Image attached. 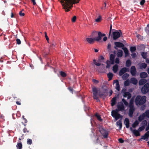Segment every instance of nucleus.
<instances>
[{"label":"nucleus","mask_w":149,"mask_h":149,"mask_svg":"<svg viewBox=\"0 0 149 149\" xmlns=\"http://www.w3.org/2000/svg\"><path fill=\"white\" fill-rule=\"evenodd\" d=\"M79 0H61V2L63 5V8L66 11L69 10V8L72 7V4L78 3Z\"/></svg>","instance_id":"obj_1"},{"label":"nucleus","mask_w":149,"mask_h":149,"mask_svg":"<svg viewBox=\"0 0 149 149\" xmlns=\"http://www.w3.org/2000/svg\"><path fill=\"white\" fill-rule=\"evenodd\" d=\"M86 40L89 43L91 44L93 43L95 41V38H87Z\"/></svg>","instance_id":"obj_16"},{"label":"nucleus","mask_w":149,"mask_h":149,"mask_svg":"<svg viewBox=\"0 0 149 149\" xmlns=\"http://www.w3.org/2000/svg\"><path fill=\"white\" fill-rule=\"evenodd\" d=\"M139 124V122L137 120H136L135 121L134 123L132 124V126L133 127L135 128L136 126L138 125Z\"/></svg>","instance_id":"obj_30"},{"label":"nucleus","mask_w":149,"mask_h":149,"mask_svg":"<svg viewBox=\"0 0 149 149\" xmlns=\"http://www.w3.org/2000/svg\"><path fill=\"white\" fill-rule=\"evenodd\" d=\"M121 32L120 31H116L113 32L112 33L113 37V40H116L119 38L120 36Z\"/></svg>","instance_id":"obj_7"},{"label":"nucleus","mask_w":149,"mask_h":149,"mask_svg":"<svg viewBox=\"0 0 149 149\" xmlns=\"http://www.w3.org/2000/svg\"><path fill=\"white\" fill-rule=\"evenodd\" d=\"M93 81L94 83H95V84H97L99 82V81H98L96 80L95 79H93Z\"/></svg>","instance_id":"obj_63"},{"label":"nucleus","mask_w":149,"mask_h":149,"mask_svg":"<svg viewBox=\"0 0 149 149\" xmlns=\"http://www.w3.org/2000/svg\"><path fill=\"white\" fill-rule=\"evenodd\" d=\"M116 97H114L111 100V105L112 106H113L115 104L116 102Z\"/></svg>","instance_id":"obj_22"},{"label":"nucleus","mask_w":149,"mask_h":149,"mask_svg":"<svg viewBox=\"0 0 149 149\" xmlns=\"http://www.w3.org/2000/svg\"><path fill=\"white\" fill-rule=\"evenodd\" d=\"M130 72L132 75L134 76L135 75L136 69L135 66H133L131 67Z\"/></svg>","instance_id":"obj_12"},{"label":"nucleus","mask_w":149,"mask_h":149,"mask_svg":"<svg viewBox=\"0 0 149 149\" xmlns=\"http://www.w3.org/2000/svg\"><path fill=\"white\" fill-rule=\"evenodd\" d=\"M113 84L116 90L118 91H119L120 90V86L118 81L115 80L113 81Z\"/></svg>","instance_id":"obj_9"},{"label":"nucleus","mask_w":149,"mask_h":149,"mask_svg":"<svg viewBox=\"0 0 149 149\" xmlns=\"http://www.w3.org/2000/svg\"><path fill=\"white\" fill-rule=\"evenodd\" d=\"M130 84V81L129 80H127L124 82V85L125 86H128Z\"/></svg>","instance_id":"obj_46"},{"label":"nucleus","mask_w":149,"mask_h":149,"mask_svg":"<svg viewBox=\"0 0 149 149\" xmlns=\"http://www.w3.org/2000/svg\"><path fill=\"white\" fill-rule=\"evenodd\" d=\"M122 101L123 102L125 105L126 106H127L128 105V102L126 101V100L124 99H122Z\"/></svg>","instance_id":"obj_45"},{"label":"nucleus","mask_w":149,"mask_h":149,"mask_svg":"<svg viewBox=\"0 0 149 149\" xmlns=\"http://www.w3.org/2000/svg\"><path fill=\"white\" fill-rule=\"evenodd\" d=\"M123 49L125 53V57L129 55V52L127 49L125 47L123 48Z\"/></svg>","instance_id":"obj_28"},{"label":"nucleus","mask_w":149,"mask_h":149,"mask_svg":"<svg viewBox=\"0 0 149 149\" xmlns=\"http://www.w3.org/2000/svg\"><path fill=\"white\" fill-rule=\"evenodd\" d=\"M144 113H143L141 115H140L138 117V120L139 122L143 120L145 117V115H144Z\"/></svg>","instance_id":"obj_21"},{"label":"nucleus","mask_w":149,"mask_h":149,"mask_svg":"<svg viewBox=\"0 0 149 149\" xmlns=\"http://www.w3.org/2000/svg\"><path fill=\"white\" fill-rule=\"evenodd\" d=\"M19 14L21 16H23L24 15V13H22V11L19 12Z\"/></svg>","instance_id":"obj_61"},{"label":"nucleus","mask_w":149,"mask_h":149,"mask_svg":"<svg viewBox=\"0 0 149 149\" xmlns=\"http://www.w3.org/2000/svg\"><path fill=\"white\" fill-rule=\"evenodd\" d=\"M130 51L131 52H133L135 51L136 49V47H130Z\"/></svg>","instance_id":"obj_41"},{"label":"nucleus","mask_w":149,"mask_h":149,"mask_svg":"<svg viewBox=\"0 0 149 149\" xmlns=\"http://www.w3.org/2000/svg\"><path fill=\"white\" fill-rule=\"evenodd\" d=\"M147 82V80L144 79H142L140 80L139 82V84L140 85H142Z\"/></svg>","instance_id":"obj_20"},{"label":"nucleus","mask_w":149,"mask_h":149,"mask_svg":"<svg viewBox=\"0 0 149 149\" xmlns=\"http://www.w3.org/2000/svg\"><path fill=\"white\" fill-rule=\"evenodd\" d=\"M129 107H130L129 116L130 117H132L133 116L134 112L135 110L134 107L133 101L132 100H131L130 102Z\"/></svg>","instance_id":"obj_2"},{"label":"nucleus","mask_w":149,"mask_h":149,"mask_svg":"<svg viewBox=\"0 0 149 149\" xmlns=\"http://www.w3.org/2000/svg\"><path fill=\"white\" fill-rule=\"evenodd\" d=\"M123 96L124 97H125L126 96L128 95V98H130L131 96V94H123Z\"/></svg>","instance_id":"obj_48"},{"label":"nucleus","mask_w":149,"mask_h":149,"mask_svg":"<svg viewBox=\"0 0 149 149\" xmlns=\"http://www.w3.org/2000/svg\"><path fill=\"white\" fill-rule=\"evenodd\" d=\"M124 123L126 128H128L129 127L130 122L128 118H126L125 119Z\"/></svg>","instance_id":"obj_15"},{"label":"nucleus","mask_w":149,"mask_h":149,"mask_svg":"<svg viewBox=\"0 0 149 149\" xmlns=\"http://www.w3.org/2000/svg\"><path fill=\"white\" fill-rule=\"evenodd\" d=\"M123 51L122 50H119L117 53V56L119 57H121L123 55Z\"/></svg>","instance_id":"obj_34"},{"label":"nucleus","mask_w":149,"mask_h":149,"mask_svg":"<svg viewBox=\"0 0 149 149\" xmlns=\"http://www.w3.org/2000/svg\"><path fill=\"white\" fill-rule=\"evenodd\" d=\"M139 98L137 96L136 98V102H138V103L140 105H141L144 104L146 101V97L145 96H143L139 100H138L137 99Z\"/></svg>","instance_id":"obj_4"},{"label":"nucleus","mask_w":149,"mask_h":149,"mask_svg":"<svg viewBox=\"0 0 149 149\" xmlns=\"http://www.w3.org/2000/svg\"><path fill=\"white\" fill-rule=\"evenodd\" d=\"M92 90L93 92L94 93H97L100 92V89L97 87H93L92 88Z\"/></svg>","instance_id":"obj_17"},{"label":"nucleus","mask_w":149,"mask_h":149,"mask_svg":"<svg viewBox=\"0 0 149 149\" xmlns=\"http://www.w3.org/2000/svg\"><path fill=\"white\" fill-rule=\"evenodd\" d=\"M118 110L116 109L115 110H113L111 112V115L114 118L116 116L118 113Z\"/></svg>","instance_id":"obj_23"},{"label":"nucleus","mask_w":149,"mask_h":149,"mask_svg":"<svg viewBox=\"0 0 149 149\" xmlns=\"http://www.w3.org/2000/svg\"><path fill=\"white\" fill-rule=\"evenodd\" d=\"M145 128V127L144 126H141V127H140L138 129V130L139 131H141L142 130H143Z\"/></svg>","instance_id":"obj_47"},{"label":"nucleus","mask_w":149,"mask_h":149,"mask_svg":"<svg viewBox=\"0 0 149 149\" xmlns=\"http://www.w3.org/2000/svg\"><path fill=\"white\" fill-rule=\"evenodd\" d=\"M107 76L109 78V80H110L112 79V78L113 76V74L109 72Z\"/></svg>","instance_id":"obj_33"},{"label":"nucleus","mask_w":149,"mask_h":149,"mask_svg":"<svg viewBox=\"0 0 149 149\" xmlns=\"http://www.w3.org/2000/svg\"><path fill=\"white\" fill-rule=\"evenodd\" d=\"M117 126H119V129H121L122 127V123L121 120L118 121L116 123Z\"/></svg>","instance_id":"obj_18"},{"label":"nucleus","mask_w":149,"mask_h":149,"mask_svg":"<svg viewBox=\"0 0 149 149\" xmlns=\"http://www.w3.org/2000/svg\"><path fill=\"white\" fill-rule=\"evenodd\" d=\"M144 135L146 136L147 139L146 140V141H147L149 137V131H147V132Z\"/></svg>","instance_id":"obj_44"},{"label":"nucleus","mask_w":149,"mask_h":149,"mask_svg":"<svg viewBox=\"0 0 149 149\" xmlns=\"http://www.w3.org/2000/svg\"><path fill=\"white\" fill-rule=\"evenodd\" d=\"M115 62L116 63H119V59L118 58H116L115 59Z\"/></svg>","instance_id":"obj_55"},{"label":"nucleus","mask_w":149,"mask_h":149,"mask_svg":"<svg viewBox=\"0 0 149 149\" xmlns=\"http://www.w3.org/2000/svg\"><path fill=\"white\" fill-rule=\"evenodd\" d=\"M141 55L144 58H146L147 56L146 52H143L141 53Z\"/></svg>","instance_id":"obj_39"},{"label":"nucleus","mask_w":149,"mask_h":149,"mask_svg":"<svg viewBox=\"0 0 149 149\" xmlns=\"http://www.w3.org/2000/svg\"><path fill=\"white\" fill-rule=\"evenodd\" d=\"M105 94H93V97L94 99L96 100L97 102L100 101L99 98L105 96Z\"/></svg>","instance_id":"obj_6"},{"label":"nucleus","mask_w":149,"mask_h":149,"mask_svg":"<svg viewBox=\"0 0 149 149\" xmlns=\"http://www.w3.org/2000/svg\"><path fill=\"white\" fill-rule=\"evenodd\" d=\"M118 111H124L125 109V107L123 103L120 102L118 103L117 106Z\"/></svg>","instance_id":"obj_8"},{"label":"nucleus","mask_w":149,"mask_h":149,"mask_svg":"<svg viewBox=\"0 0 149 149\" xmlns=\"http://www.w3.org/2000/svg\"><path fill=\"white\" fill-rule=\"evenodd\" d=\"M122 117L123 116H121L120 114L118 113L115 117L114 118L116 120H117L120 118H122Z\"/></svg>","instance_id":"obj_29"},{"label":"nucleus","mask_w":149,"mask_h":149,"mask_svg":"<svg viewBox=\"0 0 149 149\" xmlns=\"http://www.w3.org/2000/svg\"><path fill=\"white\" fill-rule=\"evenodd\" d=\"M23 131L24 133H26V132H29V130H28L27 128L26 127H25L23 129Z\"/></svg>","instance_id":"obj_50"},{"label":"nucleus","mask_w":149,"mask_h":149,"mask_svg":"<svg viewBox=\"0 0 149 149\" xmlns=\"http://www.w3.org/2000/svg\"><path fill=\"white\" fill-rule=\"evenodd\" d=\"M131 81L132 83L135 85L137 84L138 83V81L137 79L134 78H131Z\"/></svg>","instance_id":"obj_24"},{"label":"nucleus","mask_w":149,"mask_h":149,"mask_svg":"<svg viewBox=\"0 0 149 149\" xmlns=\"http://www.w3.org/2000/svg\"><path fill=\"white\" fill-rule=\"evenodd\" d=\"M142 126H144L145 127V126H146L147 124V122L146 120H144L142 122Z\"/></svg>","instance_id":"obj_40"},{"label":"nucleus","mask_w":149,"mask_h":149,"mask_svg":"<svg viewBox=\"0 0 149 149\" xmlns=\"http://www.w3.org/2000/svg\"><path fill=\"white\" fill-rule=\"evenodd\" d=\"M101 17L100 15H99L98 16V17L95 19V21L96 22H99L100 21L101 19Z\"/></svg>","instance_id":"obj_42"},{"label":"nucleus","mask_w":149,"mask_h":149,"mask_svg":"<svg viewBox=\"0 0 149 149\" xmlns=\"http://www.w3.org/2000/svg\"><path fill=\"white\" fill-rule=\"evenodd\" d=\"M146 139H147L146 136L144 135H143L141 136V139H142L143 140H145Z\"/></svg>","instance_id":"obj_58"},{"label":"nucleus","mask_w":149,"mask_h":149,"mask_svg":"<svg viewBox=\"0 0 149 149\" xmlns=\"http://www.w3.org/2000/svg\"><path fill=\"white\" fill-rule=\"evenodd\" d=\"M114 44L116 47H121L124 46L123 45L122 43L120 42H115Z\"/></svg>","instance_id":"obj_19"},{"label":"nucleus","mask_w":149,"mask_h":149,"mask_svg":"<svg viewBox=\"0 0 149 149\" xmlns=\"http://www.w3.org/2000/svg\"><path fill=\"white\" fill-rule=\"evenodd\" d=\"M99 131L103 135L104 138H107L108 137V132L103 128L102 127H100L99 128Z\"/></svg>","instance_id":"obj_3"},{"label":"nucleus","mask_w":149,"mask_h":149,"mask_svg":"<svg viewBox=\"0 0 149 149\" xmlns=\"http://www.w3.org/2000/svg\"><path fill=\"white\" fill-rule=\"evenodd\" d=\"M76 19V17L75 16H74L72 19V21L73 22H74L75 21Z\"/></svg>","instance_id":"obj_54"},{"label":"nucleus","mask_w":149,"mask_h":149,"mask_svg":"<svg viewBox=\"0 0 149 149\" xmlns=\"http://www.w3.org/2000/svg\"><path fill=\"white\" fill-rule=\"evenodd\" d=\"M118 141L120 143H123L124 142V140L122 138H120L118 139Z\"/></svg>","instance_id":"obj_53"},{"label":"nucleus","mask_w":149,"mask_h":149,"mask_svg":"<svg viewBox=\"0 0 149 149\" xmlns=\"http://www.w3.org/2000/svg\"><path fill=\"white\" fill-rule=\"evenodd\" d=\"M131 65V62L130 60H128L126 62V65L127 67H129Z\"/></svg>","instance_id":"obj_37"},{"label":"nucleus","mask_w":149,"mask_h":149,"mask_svg":"<svg viewBox=\"0 0 149 149\" xmlns=\"http://www.w3.org/2000/svg\"><path fill=\"white\" fill-rule=\"evenodd\" d=\"M27 144L29 145H31L32 143V141L31 139H28L27 141Z\"/></svg>","instance_id":"obj_43"},{"label":"nucleus","mask_w":149,"mask_h":149,"mask_svg":"<svg viewBox=\"0 0 149 149\" xmlns=\"http://www.w3.org/2000/svg\"><path fill=\"white\" fill-rule=\"evenodd\" d=\"M45 36L46 38V39L47 40V42H49V38H48V36L47 35V33L46 32H45Z\"/></svg>","instance_id":"obj_52"},{"label":"nucleus","mask_w":149,"mask_h":149,"mask_svg":"<svg viewBox=\"0 0 149 149\" xmlns=\"http://www.w3.org/2000/svg\"><path fill=\"white\" fill-rule=\"evenodd\" d=\"M147 64L145 63H142L141 64L139 65L140 68L141 69L145 68Z\"/></svg>","instance_id":"obj_27"},{"label":"nucleus","mask_w":149,"mask_h":149,"mask_svg":"<svg viewBox=\"0 0 149 149\" xmlns=\"http://www.w3.org/2000/svg\"><path fill=\"white\" fill-rule=\"evenodd\" d=\"M115 55L113 54H111L110 55V62L111 63V64H114V58H115Z\"/></svg>","instance_id":"obj_14"},{"label":"nucleus","mask_w":149,"mask_h":149,"mask_svg":"<svg viewBox=\"0 0 149 149\" xmlns=\"http://www.w3.org/2000/svg\"><path fill=\"white\" fill-rule=\"evenodd\" d=\"M136 56V54L135 53H133L131 54V56L132 58H134Z\"/></svg>","instance_id":"obj_56"},{"label":"nucleus","mask_w":149,"mask_h":149,"mask_svg":"<svg viewBox=\"0 0 149 149\" xmlns=\"http://www.w3.org/2000/svg\"><path fill=\"white\" fill-rule=\"evenodd\" d=\"M60 73L61 75L63 77H65L66 76V74L63 71H60Z\"/></svg>","instance_id":"obj_38"},{"label":"nucleus","mask_w":149,"mask_h":149,"mask_svg":"<svg viewBox=\"0 0 149 149\" xmlns=\"http://www.w3.org/2000/svg\"><path fill=\"white\" fill-rule=\"evenodd\" d=\"M110 63L111 64V63L110 62H107V65L106 66L107 68H108L110 67Z\"/></svg>","instance_id":"obj_57"},{"label":"nucleus","mask_w":149,"mask_h":149,"mask_svg":"<svg viewBox=\"0 0 149 149\" xmlns=\"http://www.w3.org/2000/svg\"><path fill=\"white\" fill-rule=\"evenodd\" d=\"M118 69V66L117 65H115L113 68V70L114 73L116 72Z\"/></svg>","instance_id":"obj_26"},{"label":"nucleus","mask_w":149,"mask_h":149,"mask_svg":"<svg viewBox=\"0 0 149 149\" xmlns=\"http://www.w3.org/2000/svg\"><path fill=\"white\" fill-rule=\"evenodd\" d=\"M129 76L128 74L127 73H125L122 76V78L123 79H125L127 78Z\"/></svg>","instance_id":"obj_36"},{"label":"nucleus","mask_w":149,"mask_h":149,"mask_svg":"<svg viewBox=\"0 0 149 149\" xmlns=\"http://www.w3.org/2000/svg\"><path fill=\"white\" fill-rule=\"evenodd\" d=\"M130 129L136 136H138L140 135V133L138 130H133V129L131 127L130 128Z\"/></svg>","instance_id":"obj_11"},{"label":"nucleus","mask_w":149,"mask_h":149,"mask_svg":"<svg viewBox=\"0 0 149 149\" xmlns=\"http://www.w3.org/2000/svg\"><path fill=\"white\" fill-rule=\"evenodd\" d=\"M22 145L21 142L20 143H18L16 145L17 149H21L22 148Z\"/></svg>","instance_id":"obj_31"},{"label":"nucleus","mask_w":149,"mask_h":149,"mask_svg":"<svg viewBox=\"0 0 149 149\" xmlns=\"http://www.w3.org/2000/svg\"><path fill=\"white\" fill-rule=\"evenodd\" d=\"M104 59V58L102 56H101L100 57V61L101 62H103V60Z\"/></svg>","instance_id":"obj_59"},{"label":"nucleus","mask_w":149,"mask_h":149,"mask_svg":"<svg viewBox=\"0 0 149 149\" xmlns=\"http://www.w3.org/2000/svg\"><path fill=\"white\" fill-rule=\"evenodd\" d=\"M95 116L97 118V119L100 121H102V120L100 116L96 113L95 115Z\"/></svg>","instance_id":"obj_32"},{"label":"nucleus","mask_w":149,"mask_h":149,"mask_svg":"<svg viewBox=\"0 0 149 149\" xmlns=\"http://www.w3.org/2000/svg\"><path fill=\"white\" fill-rule=\"evenodd\" d=\"M141 91L142 93H147L149 91V84H145L142 88Z\"/></svg>","instance_id":"obj_5"},{"label":"nucleus","mask_w":149,"mask_h":149,"mask_svg":"<svg viewBox=\"0 0 149 149\" xmlns=\"http://www.w3.org/2000/svg\"><path fill=\"white\" fill-rule=\"evenodd\" d=\"M143 113H144L145 117H146L148 118H149V110L146 111L145 112Z\"/></svg>","instance_id":"obj_35"},{"label":"nucleus","mask_w":149,"mask_h":149,"mask_svg":"<svg viewBox=\"0 0 149 149\" xmlns=\"http://www.w3.org/2000/svg\"><path fill=\"white\" fill-rule=\"evenodd\" d=\"M68 89L70 91V93L74 92L73 89L70 87L68 88Z\"/></svg>","instance_id":"obj_49"},{"label":"nucleus","mask_w":149,"mask_h":149,"mask_svg":"<svg viewBox=\"0 0 149 149\" xmlns=\"http://www.w3.org/2000/svg\"><path fill=\"white\" fill-rule=\"evenodd\" d=\"M128 70V69L126 68H122L119 72V75L120 76L122 75L125 72H126Z\"/></svg>","instance_id":"obj_13"},{"label":"nucleus","mask_w":149,"mask_h":149,"mask_svg":"<svg viewBox=\"0 0 149 149\" xmlns=\"http://www.w3.org/2000/svg\"><path fill=\"white\" fill-rule=\"evenodd\" d=\"M149 130V123H148V125L146 128V131H148Z\"/></svg>","instance_id":"obj_64"},{"label":"nucleus","mask_w":149,"mask_h":149,"mask_svg":"<svg viewBox=\"0 0 149 149\" xmlns=\"http://www.w3.org/2000/svg\"><path fill=\"white\" fill-rule=\"evenodd\" d=\"M16 41L17 42V43L19 45L21 44V41L19 39H17L16 40Z\"/></svg>","instance_id":"obj_60"},{"label":"nucleus","mask_w":149,"mask_h":149,"mask_svg":"<svg viewBox=\"0 0 149 149\" xmlns=\"http://www.w3.org/2000/svg\"><path fill=\"white\" fill-rule=\"evenodd\" d=\"M140 76L141 78H146L147 77L148 74L145 72H142L140 74Z\"/></svg>","instance_id":"obj_25"},{"label":"nucleus","mask_w":149,"mask_h":149,"mask_svg":"<svg viewBox=\"0 0 149 149\" xmlns=\"http://www.w3.org/2000/svg\"><path fill=\"white\" fill-rule=\"evenodd\" d=\"M105 36V34H102L100 32H99L98 33V36L97 37L95 38V41H99L100 40H101L102 37L104 36Z\"/></svg>","instance_id":"obj_10"},{"label":"nucleus","mask_w":149,"mask_h":149,"mask_svg":"<svg viewBox=\"0 0 149 149\" xmlns=\"http://www.w3.org/2000/svg\"><path fill=\"white\" fill-rule=\"evenodd\" d=\"M145 2V0H142L140 2V4L141 5H143Z\"/></svg>","instance_id":"obj_62"},{"label":"nucleus","mask_w":149,"mask_h":149,"mask_svg":"<svg viewBox=\"0 0 149 149\" xmlns=\"http://www.w3.org/2000/svg\"><path fill=\"white\" fill-rule=\"evenodd\" d=\"M111 45L110 43H109L107 46V49L109 51H110L111 49Z\"/></svg>","instance_id":"obj_51"}]
</instances>
